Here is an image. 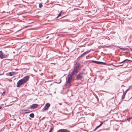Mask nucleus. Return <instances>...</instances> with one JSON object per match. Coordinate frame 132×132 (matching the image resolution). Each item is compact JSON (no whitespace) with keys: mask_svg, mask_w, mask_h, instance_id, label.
<instances>
[{"mask_svg":"<svg viewBox=\"0 0 132 132\" xmlns=\"http://www.w3.org/2000/svg\"><path fill=\"white\" fill-rule=\"evenodd\" d=\"M29 76H26L24 77L22 79L19 80L17 82L16 87H19L21 85H24L28 81L29 79Z\"/></svg>","mask_w":132,"mask_h":132,"instance_id":"obj_1","label":"nucleus"},{"mask_svg":"<svg viewBox=\"0 0 132 132\" xmlns=\"http://www.w3.org/2000/svg\"><path fill=\"white\" fill-rule=\"evenodd\" d=\"M71 81H67V82L66 85V86H67V87H70L71 86Z\"/></svg>","mask_w":132,"mask_h":132,"instance_id":"obj_12","label":"nucleus"},{"mask_svg":"<svg viewBox=\"0 0 132 132\" xmlns=\"http://www.w3.org/2000/svg\"><path fill=\"white\" fill-rule=\"evenodd\" d=\"M29 26H25V27H24V28H27V27H29Z\"/></svg>","mask_w":132,"mask_h":132,"instance_id":"obj_26","label":"nucleus"},{"mask_svg":"<svg viewBox=\"0 0 132 132\" xmlns=\"http://www.w3.org/2000/svg\"><path fill=\"white\" fill-rule=\"evenodd\" d=\"M80 64V63H78L74 67L73 70L71 74L73 76L75 74L77 73L79 69V68H81Z\"/></svg>","mask_w":132,"mask_h":132,"instance_id":"obj_2","label":"nucleus"},{"mask_svg":"<svg viewBox=\"0 0 132 132\" xmlns=\"http://www.w3.org/2000/svg\"><path fill=\"white\" fill-rule=\"evenodd\" d=\"M85 74V73L82 72H80L77 76L76 79L77 80H81L84 78L83 75Z\"/></svg>","mask_w":132,"mask_h":132,"instance_id":"obj_3","label":"nucleus"},{"mask_svg":"<svg viewBox=\"0 0 132 132\" xmlns=\"http://www.w3.org/2000/svg\"><path fill=\"white\" fill-rule=\"evenodd\" d=\"M9 74L10 76H12L14 75V72H9Z\"/></svg>","mask_w":132,"mask_h":132,"instance_id":"obj_14","label":"nucleus"},{"mask_svg":"<svg viewBox=\"0 0 132 132\" xmlns=\"http://www.w3.org/2000/svg\"><path fill=\"white\" fill-rule=\"evenodd\" d=\"M72 76L71 74L70 75L69 74L68 75V79L67 81H71L72 78Z\"/></svg>","mask_w":132,"mask_h":132,"instance_id":"obj_11","label":"nucleus"},{"mask_svg":"<svg viewBox=\"0 0 132 132\" xmlns=\"http://www.w3.org/2000/svg\"><path fill=\"white\" fill-rule=\"evenodd\" d=\"M62 11L59 13L57 16L56 17V18H58L61 15V13Z\"/></svg>","mask_w":132,"mask_h":132,"instance_id":"obj_17","label":"nucleus"},{"mask_svg":"<svg viewBox=\"0 0 132 132\" xmlns=\"http://www.w3.org/2000/svg\"><path fill=\"white\" fill-rule=\"evenodd\" d=\"M2 108V107L0 106V110Z\"/></svg>","mask_w":132,"mask_h":132,"instance_id":"obj_27","label":"nucleus"},{"mask_svg":"<svg viewBox=\"0 0 132 132\" xmlns=\"http://www.w3.org/2000/svg\"><path fill=\"white\" fill-rule=\"evenodd\" d=\"M121 64L120 65V66H122L123 65V63Z\"/></svg>","mask_w":132,"mask_h":132,"instance_id":"obj_25","label":"nucleus"},{"mask_svg":"<svg viewBox=\"0 0 132 132\" xmlns=\"http://www.w3.org/2000/svg\"><path fill=\"white\" fill-rule=\"evenodd\" d=\"M38 106V104H34L30 106V108L32 109H35L37 108Z\"/></svg>","mask_w":132,"mask_h":132,"instance_id":"obj_10","label":"nucleus"},{"mask_svg":"<svg viewBox=\"0 0 132 132\" xmlns=\"http://www.w3.org/2000/svg\"><path fill=\"white\" fill-rule=\"evenodd\" d=\"M90 52V50L80 55L78 58L77 60H79V58L82 57L84 56L87 54H88Z\"/></svg>","mask_w":132,"mask_h":132,"instance_id":"obj_7","label":"nucleus"},{"mask_svg":"<svg viewBox=\"0 0 132 132\" xmlns=\"http://www.w3.org/2000/svg\"><path fill=\"white\" fill-rule=\"evenodd\" d=\"M4 92H3V93H4Z\"/></svg>","mask_w":132,"mask_h":132,"instance_id":"obj_31","label":"nucleus"},{"mask_svg":"<svg viewBox=\"0 0 132 132\" xmlns=\"http://www.w3.org/2000/svg\"><path fill=\"white\" fill-rule=\"evenodd\" d=\"M49 132H51L50 131H49Z\"/></svg>","mask_w":132,"mask_h":132,"instance_id":"obj_30","label":"nucleus"},{"mask_svg":"<svg viewBox=\"0 0 132 132\" xmlns=\"http://www.w3.org/2000/svg\"><path fill=\"white\" fill-rule=\"evenodd\" d=\"M8 54L3 53L2 51H0V58L2 59L6 58L8 56Z\"/></svg>","mask_w":132,"mask_h":132,"instance_id":"obj_4","label":"nucleus"},{"mask_svg":"<svg viewBox=\"0 0 132 132\" xmlns=\"http://www.w3.org/2000/svg\"><path fill=\"white\" fill-rule=\"evenodd\" d=\"M120 49L123 50H126V49L124 48H120Z\"/></svg>","mask_w":132,"mask_h":132,"instance_id":"obj_20","label":"nucleus"},{"mask_svg":"<svg viewBox=\"0 0 132 132\" xmlns=\"http://www.w3.org/2000/svg\"><path fill=\"white\" fill-rule=\"evenodd\" d=\"M131 51H132V48L131 49Z\"/></svg>","mask_w":132,"mask_h":132,"instance_id":"obj_28","label":"nucleus"},{"mask_svg":"<svg viewBox=\"0 0 132 132\" xmlns=\"http://www.w3.org/2000/svg\"><path fill=\"white\" fill-rule=\"evenodd\" d=\"M103 122H101V124L99 125L98 126H97L96 127V129L97 128H98L99 127L101 126H102V125L103 124Z\"/></svg>","mask_w":132,"mask_h":132,"instance_id":"obj_16","label":"nucleus"},{"mask_svg":"<svg viewBox=\"0 0 132 132\" xmlns=\"http://www.w3.org/2000/svg\"><path fill=\"white\" fill-rule=\"evenodd\" d=\"M128 90V89H127L125 91V92H125V93H127V91Z\"/></svg>","mask_w":132,"mask_h":132,"instance_id":"obj_23","label":"nucleus"},{"mask_svg":"<svg viewBox=\"0 0 132 132\" xmlns=\"http://www.w3.org/2000/svg\"><path fill=\"white\" fill-rule=\"evenodd\" d=\"M128 61L131 62H132V61L127 59H126L125 60L123 61H122L121 62L119 63L122 64L124 63L125 64H126V65H128Z\"/></svg>","mask_w":132,"mask_h":132,"instance_id":"obj_5","label":"nucleus"},{"mask_svg":"<svg viewBox=\"0 0 132 132\" xmlns=\"http://www.w3.org/2000/svg\"><path fill=\"white\" fill-rule=\"evenodd\" d=\"M126 94V93L124 92V91H123V93L121 97V99H123L125 98V95Z\"/></svg>","mask_w":132,"mask_h":132,"instance_id":"obj_13","label":"nucleus"},{"mask_svg":"<svg viewBox=\"0 0 132 132\" xmlns=\"http://www.w3.org/2000/svg\"><path fill=\"white\" fill-rule=\"evenodd\" d=\"M53 129V128L52 127H51L50 128V131L51 132L52 130Z\"/></svg>","mask_w":132,"mask_h":132,"instance_id":"obj_21","label":"nucleus"},{"mask_svg":"<svg viewBox=\"0 0 132 132\" xmlns=\"http://www.w3.org/2000/svg\"><path fill=\"white\" fill-rule=\"evenodd\" d=\"M92 62L94 63H96L97 64H104L106 65V64L105 62H101L97 61H95L93 60Z\"/></svg>","mask_w":132,"mask_h":132,"instance_id":"obj_8","label":"nucleus"},{"mask_svg":"<svg viewBox=\"0 0 132 132\" xmlns=\"http://www.w3.org/2000/svg\"><path fill=\"white\" fill-rule=\"evenodd\" d=\"M50 104L49 103H47L45 105V107L42 109V111H44L45 110H47L49 107L50 106Z\"/></svg>","mask_w":132,"mask_h":132,"instance_id":"obj_6","label":"nucleus"},{"mask_svg":"<svg viewBox=\"0 0 132 132\" xmlns=\"http://www.w3.org/2000/svg\"><path fill=\"white\" fill-rule=\"evenodd\" d=\"M105 129V130H109L110 129V128H106V129Z\"/></svg>","mask_w":132,"mask_h":132,"instance_id":"obj_22","label":"nucleus"},{"mask_svg":"<svg viewBox=\"0 0 132 132\" xmlns=\"http://www.w3.org/2000/svg\"><path fill=\"white\" fill-rule=\"evenodd\" d=\"M77 64V62H75V64H74L75 65H76Z\"/></svg>","mask_w":132,"mask_h":132,"instance_id":"obj_24","label":"nucleus"},{"mask_svg":"<svg viewBox=\"0 0 132 132\" xmlns=\"http://www.w3.org/2000/svg\"><path fill=\"white\" fill-rule=\"evenodd\" d=\"M42 6L43 5L42 3H40L39 4V8H41L42 7Z\"/></svg>","mask_w":132,"mask_h":132,"instance_id":"obj_18","label":"nucleus"},{"mask_svg":"<svg viewBox=\"0 0 132 132\" xmlns=\"http://www.w3.org/2000/svg\"><path fill=\"white\" fill-rule=\"evenodd\" d=\"M60 104V105H61V103H60V104Z\"/></svg>","mask_w":132,"mask_h":132,"instance_id":"obj_29","label":"nucleus"},{"mask_svg":"<svg viewBox=\"0 0 132 132\" xmlns=\"http://www.w3.org/2000/svg\"><path fill=\"white\" fill-rule=\"evenodd\" d=\"M29 116L31 118H33L34 117V114L33 113H31L29 115Z\"/></svg>","mask_w":132,"mask_h":132,"instance_id":"obj_15","label":"nucleus"},{"mask_svg":"<svg viewBox=\"0 0 132 132\" xmlns=\"http://www.w3.org/2000/svg\"><path fill=\"white\" fill-rule=\"evenodd\" d=\"M61 79H60V82H56V83L59 84L60 83H61Z\"/></svg>","mask_w":132,"mask_h":132,"instance_id":"obj_19","label":"nucleus"},{"mask_svg":"<svg viewBox=\"0 0 132 132\" xmlns=\"http://www.w3.org/2000/svg\"><path fill=\"white\" fill-rule=\"evenodd\" d=\"M57 132H70V131L66 129H61L59 130Z\"/></svg>","mask_w":132,"mask_h":132,"instance_id":"obj_9","label":"nucleus"}]
</instances>
